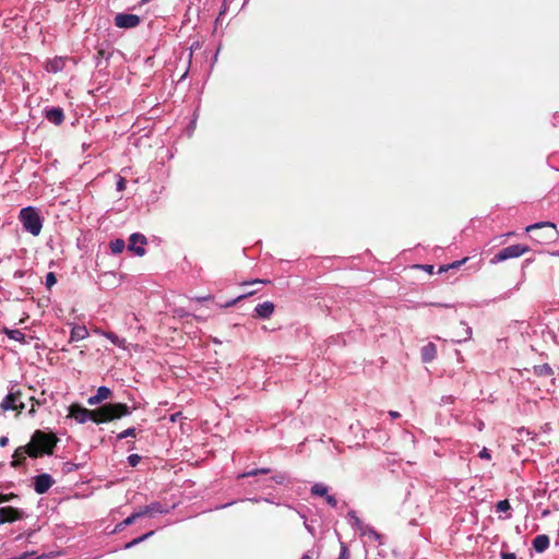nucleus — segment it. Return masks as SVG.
Masks as SVG:
<instances>
[{"mask_svg":"<svg viewBox=\"0 0 559 559\" xmlns=\"http://www.w3.org/2000/svg\"><path fill=\"white\" fill-rule=\"evenodd\" d=\"M129 414L130 408L123 403H107L96 409H87L76 403L69 407V417L74 418L79 424H84L87 420L103 424L120 419Z\"/></svg>","mask_w":559,"mask_h":559,"instance_id":"nucleus-1","label":"nucleus"},{"mask_svg":"<svg viewBox=\"0 0 559 559\" xmlns=\"http://www.w3.org/2000/svg\"><path fill=\"white\" fill-rule=\"evenodd\" d=\"M58 443V438L52 432H46L43 430H35L31 437V441L27 443L29 451V457L36 459L45 454L51 455Z\"/></svg>","mask_w":559,"mask_h":559,"instance_id":"nucleus-2","label":"nucleus"},{"mask_svg":"<svg viewBox=\"0 0 559 559\" xmlns=\"http://www.w3.org/2000/svg\"><path fill=\"white\" fill-rule=\"evenodd\" d=\"M19 221L24 230L32 236L36 237L41 233L43 218L37 209L33 206L23 207L19 213Z\"/></svg>","mask_w":559,"mask_h":559,"instance_id":"nucleus-3","label":"nucleus"},{"mask_svg":"<svg viewBox=\"0 0 559 559\" xmlns=\"http://www.w3.org/2000/svg\"><path fill=\"white\" fill-rule=\"evenodd\" d=\"M530 250V247L525 245H512L501 249L498 253H496L490 260V263L496 264L509 259H515L527 253Z\"/></svg>","mask_w":559,"mask_h":559,"instance_id":"nucleus-4","label":"nucleus"},{"mask_svg":"<svg viewBox=\"0 0 559 559\" xmlns=\"http://www.w3.org/2000/svg\"><path fill=\"white\" fill-rule=\"evenodd\" d=\"M0 407L3 411H16L21 413L25 408L20 390L11 391L1 402Z\"/></svg>","mask_w":559,"mask_h":559,"instance_id":"nucleus-5","label":"nucleus"},{"mask_svg":"<svg viewBox=\"0 0 559 559\" xmlns=\"http://www.w3.org/2000/svg\"><path fill=\"white\" fill-rule=\"evenodd\" d=\"M146 243L147 240L144 235L139 233L132 234L129 238L128 250L134 252V254L139 257H143L146 252L144 248Z\"/></svg>","mask_w":559,"mask_h":559,"instance_id":"nucleus-6","label":"nucleus"},{"mask_svg":"<svg viewBox=\"0 0 559 559\" xmlns=\"http://www.w3.org/2000/svg\"><path fill=\"white\" fill-rule=\"evenodd\" d=\"M140 22V16L135 14L118 13L115 16V25L119 28H133L136 27Z\"/></svg>","mask_w":559,"mask_h":559,"instance_id":"nucleus-7","label":"nucleus"},{"mask_svg":"<svg viewBox=\"0 0 559 559\" xmlns=\"http://www.w3.org/2000/svg\"><path fill=\"white\" fill-rule=\"evenodd\" d=\"M33 484H34V490L38 495H44L52 487V485L55 484V480L51 477V475L44 473V474L35 476L33 478Z\"/></svg>","mask_w":559,"mask_h":559,"instance_id":"nucleus-8","label":"nucleus"},{"mask_svg":"<svg viewBox=\"0 0 559 559\" xmlns=\"http://www.w3.org/2000/svg\"><path fill=\"white\" fill-rule=\"evenodd\" d=\"M24 516L23 511L13 507L0 508V524L12 523L22 520Z\"/></svg>","mask_w":559,"mask_h":559,"instance_id":"nucleus-9","label":"nucleus"},{"mask_svg":"<svg viewBox=\"0 0 559 559\" xmlns=\"http://www.w3.org/2000/svg\"><path fill=\"white\" fill-rule=\"evenodd\" d=\"M275 306L272 301H264L254 308L255 317L261 319H269L273 314Z\"/></svg>","mask_w":559,"mask_h":559,"instance_id":"nucleus-10","label":"nucleus"},{"mask_svg":"<svg viewBox=\"0 0 559 559\" xmlns=\"http://www.w3.org/2000/svg\"><path fill=\"white\" fill-rule=\"evenodd\" d=\"M29 451L31 450H28L27 444L23 445V447H19L14 451L13 461L11 462V466L14 467V468L21 466L25 462L26 455L29 456Z\"/></svg>","mask_w":559,"mask_h":559,"instance_id":"nucleus-11","label":"nucleus"},{"mask_svg":"<svg viewBox=\"0 0 559 559\" xmlns=\"http://www.w3.org/2000/svg\"><path fill=\"white\" fill-rule=\"evenodd\" d=\"M45 117L48 121L52 122L56 126H59L64 120L63 110L59 107H53L46 110Z\"/></svg>","mask_w":559,"mask_h":559,"instance_id":"nucleus-12","label":"nucleus"},{"mask_svg":"<svg viewBox=\"0 0 559 559\" xmlns=\"http://www.w3.org/2000/svg\"><path fill=\"white\" fill-rule=\"evenodd\" d=\"M421 360L424 362H430L432 361L437 356V346L435 343L429 342L428 344L424 345L420 349Z\"/></svg>","mask_w":559,"mask_h":559,"instance_id":"nucleus-13","label":"nucleus"},{"mask_svg":"<svg viewBox=\"0 0 559 559\" xmlns=\"http://www.w3.org/2000/svg\"><path fill=\"white\" fill-rule=\"evenodd\" d=\"M111 391L107 386H99L97 393L87 400L88 405H97L110 397Z\"/></svg>","mask_w":559,"mask_h":559,"instance_id":"nucleus-14","label":"nucleus"},{"mask_svg":"<svg viewBox=\"0 0 559 559\" xmlns=\"http://www.w3.org/2000/svg\"><path fill=\"white\" fill-rule=\"evenodd\" d=\"M88 330L84 325H74L71 330L70 342L85 340L88 336Z\"/></svg>","mask_w":559,"mask_h":559,"instance_id":"nucleus-15","label":"nucleus"},{"mask_svg":"<svg viewBox=\"0 0 559 559\" xmlns=\"http://www.w3.org/2000/svg\"><path fill=\"white\" fill-rule=\"evenodd\" d=\"M66 66V59L64 58H53L51 60H48L46 62V70L51 73H57L61 71Z\"/></svg>","mask_w":559,"mask_h":559,"instance_id":"nucleus-16","label":"nucleus"},{"mask_svg":"<svg viewBox=\"0 0 559 559\" xmlns=\"http://www.w3.org/2000/svg\"><path fill=\"white\" fill-rule=\"evenodd\" d=\"M549 546V537L547 535H537L533 539V547L537 552H543Z\"/></svg>","mask_w":559,"mask_h":559,"instance_id":"nucleus-17","label":"nucleus"},{"mask_svg":"<svg viewBox=\"0 0 559 559\" xmlns=\"http://www.w3.org/2000/svg\"><path fill=\"white\" fill-rule=\"evenodd\" d=\"M4 333L5 335L11 338V340H14V341H17L22 344H25L26 343V336L25 334L20 331V330H10V329H4Z\"/></svg>","mask_w":559,"mask_h":559,"instance_id":"nucleus-18","label":"nucleus"},{"mask_svg":"<svg viewBox=\"0 0 559 559\" xmlns=\"http://www.w3.org/2000/svg\"><path fill=\"white\" fill-rule=\"evenodd\" d=\"M534 373L537 377H551L554 376V370L548 364H543L534 367Z\"/></svg>","mask_w":559,"mask_h":559,"instance_id":"nucleus-19","label":"nucleus"},{"mask_svg":"<svg viewBox=\"0 0 559 559\" xmlns=\"http://www.w3.org/2000/svg\"><path fill=\"white\" fill-rule=\"evenodd\" d=\"M328 491V487L322 483H317L311 487V493L313 496L325 497Z\"/></svg>","mask_w":559,"mask_h":559,"instance_id":"nucleus-20","label":"nucleus"},{"mask_svg":"<svg viewBox=\"0 0 559 559\" xmlns=\"http://www.w3.org/2000/svg\"><path fill=\"white\" fill-rule=\"evenodd\" d=\"M544 227L556 229V225L554 223H551V222H539V223H535V224H532V225L527 226L525 228V230L527 233H530V231H533V230H536V229H540V228H544Z\"/></svg>","mask_w":559,"mask_h":559,"instance_id":"nucleus-21","label":"nucleus"},{"mask_svg":"<svg viewBox=\"0 0 559 559\" xmlns=\"http://www.w3.org/2000/svg\"><path fill=\"white\" fill-rule=\"evenodd\" d=\"M109 246H110L111 252L115 254L121 253L126 248V243H124L123 239L112 240Z\"/></svg>","mask_w":559,"mask_h":559,"instance_id":"nucleus-22","label":"nucleus"},{"mask_svg":"<svg viewBox=\"0 0 559 559\" xmlns=\"http://www.w3.org/2000/svg\"><path fill=\"white\" fill-rule=\"evenodd\" d=\"M468 260V258H464L462 260H459V261H455L451 264H447V265H441L439 267V273H443V272H447L449 271L450 269H459L461 265H463L466 261Z\"/></svg>","mask_w":559,"mask_h":559,"instance_id":"nucleus-23","label":"nucleus"},{"mask_svg":"<svg viewBox=\"0 0 559 559\" xmlns=\"http://www.w3.org/2000/svg\"><path fill=\"white\" fill-rule=\"evenodd\" d=\"M106 338H108L112 344L119 346V347H123V343L124 341L123 340H120L118 337L117 334H115L114 332H107L104 334Z\"/></svg>","mask_w":559,"mask_h":559,"instance_id":"nucleus-24","label":"nucleus"},{"mask_svg":"<svg viewBox=\"0 0 559 559\" xmlns=\"http://www.w3.org/2000/svg\"><path fill=\"white\" fill-rule=\"evenodd\" d=\"M154 534L153 531L138 537V538H134L132 539L131 542H129L127 545H126V548H131L138 544H140L141 542L145 540L146 538H148L150 536H152Z\"/></svg>","mask_w":559,"mask_h":559,"instance_id":"nucleus-25","label":"nucleus"},{"mask_svg":"<svg viewBox=\"0 0 559 559\" xmlns=\"http://www.w3.org/2000/svg\"><path fill=\"white\" fill-rule=\"evenodd\" d=\"M270 472H271L270 468H257V469H252V471L241 474L240 477H251V476H257L260 474H269Z\"/></svg>","mask_w":559,"mask_h":559,"instance_id":"nucleus-26","label":"nucleus"},{"mask_svg":"<svg viewBox=\"0 0 559 559\" xmlns=\"http://www.w3.org/2000/svg\"><path fill=\"white\" fill-rule=\"evenodd\" d=\"M557 236H558V233H557V228H556L550 234H547V235L539 234V238L537 239V241L538 242L554 241L557 239Z\"/></svg>","mask_w":559,"mask_h":559,"instance_id":"nucleus-27","label":"nucleus"},{"mask_svg":"<svg viewBox=\"0 0 559 559\" xmlns=\"http://www.w3.org/2000/svg\"><path fill=\"white\" fill-rule=\"evenodd\" d=\"M254 293H255V290H251V292H248L246 294H242V295L238 296L237 298H235V299H233V300L222 305L221 307H223V308L231 307V306L236 305L238 301H240L241 299H243L245 297L251 296Z\"/></svg>","mask_w":559,"mask_h":559,"instance_id":"nucleus-28","label":"nucleus"},{"mask_svg":"<svg viewBox=\"0 0 559 559\" xmlns=\"http://www.w3.org/2000/svg\"><path fill=\"white\" fill-rule=\"evenodd\" d=\"M147 507H148L151 515L154 513L164 512L163 506L159 502H153V503L148 504Z\"/></svg>","mask_w":559,"mask_h":559,"instance_id":"nucleus-29","label":"nucleus"},{"mask_svg":"<svg viewBox=\"0 0 559 559\" xmlns=\"http://www.w3.org/2000/svg\"><path fill=\"white\" fill-rule=\"evenodd\" d=\"M128 437H135V428H128L118 435L119 440H122Z\"/></svg>","mask_w":559,"mask_h":559,"instance_id":"nucleus-30","label":"nucleus"},{"mask_svg":"<svg viewBox=\"0 0 559 559\" xmlns=\"http://www.w3.org/2000/svg\"><path fill=\"white\" fill-rule=\"evenodd\" d=\"M510 509V503L508 500H501L497 503V511L498 512H506Z\"/></svg>","mask_w":559,"mask_h":559,"instance_id":"nucleus-31","label":"nucleus"},{"mask_svg":"<svg viewBox=\"0 0 559 559\" xmlns=\"http://www.w3.org/2000/svg\"><path fill=\"white\" fill-rule=\"evenodd\" d=\"M57 282L56 275L52 272H49L46 276V286L51 288Z\"/></svg>","mask_w":559,"mask_h":559,"instance_id":"nucleus-32","label":"nucleus"},{"mask_svg":"<svg viewBox=\"0 0 559 559\" xmlns=\"http://www.w3.org/2000/svg\"><path fill=\"white\" fill-rule=\"evenodd\" d=\"M141 460L142 457L139 454H131L128 456V462L133 467L136 466Z\"/></svg>","mask_w":559,"mask_h":559,"instance_id":"nucleus-33","label":"nucleus"},{"mask_svg":"<svg viewBox=\"0 0 559 559\" xmlns=\"http://www.w3.org/2000/svg\"><path fill=\"white\" fill-rule=\"evenodd\" d=\"M17 498V495L11 492V493H0V504L1 503H4V502H8L12 499H15Z\"/></svg>","mask_w":559,"mask_h":559,"instance_id":"nucleus-34","label":"nucleus"},{"mask_svg":"<svg viewBox=\"0 0 559 559\" xmlns=\"http://www.w3.org/2000/svg\"><path fill=\"white\" fill-rule=\"evenodd\" d=\"M337 559H349V550L345 544H341V554Z\"/></svg>","mask_w":559,"mask_h":559,"instance_id":"nucleus-35","label":"nucleus"},{"mask_svg":"<svg viewBox=\"0 0 559 559\" xmlns=\"http://www.w3.org/2000/svg\"><path fill=\"white\" fill-rule=\"evenodd\" d=\"M136 518H142V516H146V515H151L150 513V510H148V507L145 506V507H142L140 508L136 512H134Z\"/></svg>","mask_w":559,"mask_h":559,"instance_id":"nucleus-36","label":"nucleus"},{"mask_svg":"<svg viewBox=\"0 0 559 559\" xmlns=\"http://www.w3.org/2000/svg\"><path fill=\"white\" fill-rule=\"evenodd\" d=\"M414 267L423 269L429 274H433V269H435L433 265H430V264H416V265H414Z\"/></svg>","mask_w":559,"mask_h":559,"instance_id":"nucleus-37","label":"nucleus"},{"mask_svg":"<svg viewBox=\"0 0 559 559\" xmlns=\"http://www.w3.org/2000/svg\"><path fill=\"white\" fill-rule=\"evenodd\" d=\"M324 498L326 503L330 504L332 508H335L337 506V500L334 496L328 493Z\"/></svg>","mask_w":559,"mask_h":559,"instance_id":"nucleus-38","label":"nucleus"},{"mask_svg":"<svg viewBox=\"0 0 559 559\" xmlns=\"http://www.w3.org/2000/svg\"><path fill=\"white\" fill-rule=\"evenodd\" d=\"M136 515L135 513H132L131 515H129L127 519H124L122 522H121V525H131L134 523V521L136 520Z\"/></svg>","mask_w":559,"mask_h":559,"instance_id":"nucleus-39","label":"nucleus"},{"mask_svg":"<svg viewBox=\"0 0 559 559\" xmlns=\"http://www.w3.org/2000/svg\"><path fill=\"white\" fill-rule=\"evenodd\" d=\"M29 401L32 402V405H31L28 413L31 415H34L36 412L35 407H36V405H39V402L37 400H35V397H31Z\"/></svg>","mask_w":559,"mask_h":559,"instance_id":"nucleus-40","label":"nucleus"},{"mask_svg":"<svg viewBox=\"0 0 559 559\" xmlns=\"http://www.w3.org/2000/svg\"><path fill=\"white\" fill-rule=\"evenodd\" d=\"M479 456L481 459H486V460H490V454L488 452V450L486 448H484L480 452H479Z\"/></svg>","mask_w":559,"mask_h":559,"instance_id":"nucleus-41","label":"nucleus"},{"mask_svg":"<svg viewBox=\"0 0 559 559\" xmlns=\"http://www.w3.org/2000/svg\"><path fill=\"white\" fill-rule=\"evenodd\" d=\"M501 559H516V556L513 552H503Z\"/></svg>","mask_w":559,"mask_h":559,"instance_id":"nucleus-42","label":"nucleus"},{"mask_svg":"<svg viewBox=\"0 0 559 559\" xmlns=\"http://www.w3.org/2000/svg\"><path fill=\"white\" fill-rule=\"evenodd\" d=\"M214 297L212 295H206V296H202V297H197L195 300L199 301V302H202V301H206V300H212Z\"/></svg>","mask_w":559,"mask_h":559,"instance_id":"nucleus-43","label":"nucleus"},{"mask_svg":"<svg viewBox=\"0 0 559 559\" xmlns=\"http://www.w3.org/2000/svg\"><path fill=\"white\" fill-rule=\"evenodd\" d=\"M389 415L392 419H397L401 417L400 413L399 412H395V411H390L389 412Z\"/></svg>","mask_w":559,"mask_h":559,"instance_id":"nucleus-44","label":"nucleus"},{"mask_svg":"<svg viewBox=\"0 0 559 559\" xmlns=\"http://www.w3.org/2000/svg\"><path fill=\"white\" fill-rule=\"evenodd\" d=\"M255 283L264 284V283H269V281L255 280V281H252V282H245L242 285H249V284H255Z\"/></svg>","mask_w":559,"mask_h":559,"instance_id":"nucleus-45","label":"nucleus"},{"mask_svg":"<svg viewBox=\"0 0 559 559\" xmlns=\"http://www.w3.org/2000/svg\"><path fill=\"white\" fill-rule=\"evenodd\" d=\"M9 442V439L7 437L0 438V447H5Z\"/></svg>","mask_w":559,"mask_h":559,"instance_id":"nucleus-46","label":"nucleus"},{"mask_svg":"<svg viewBox=\"0 0 559 559\" xmlns=\"http://www.w3.org/2000/svg\"><path fill=\"white\" fill-rule=\"evenodd\" d=\"M64 466H66V471H67V472H71V471L73 469V466H74V465H73V464H71V463H66V465H64Z\"/></svg>","mask_w":559,"mask_h":559,"instance_id":"nucleus-47","label":"nucleus"},{"mask_svg":"<svg viewBox=\"0 0 559 559\" xmlns=\"http://www.w3.org/2000/svg\"><path fill=\"white\" fill-rule=\"evenodd\" d=\"M123 188H124V180L120 179L119 182H118V189L121 190Z\"/></svg>","mask_w":559,"mask_h":559,"instance_id":"nucleus-48","label":"nucleus"},{"mask_svg":"<svg viewBox=\"0 0 559 559\" xmlns=\"http://www.w3.org/2000/svg\"><path fill=\"white\" fill-rule=\"evenodd\" d=\"M123 527H126V525H121V523H120L117 525L116 531H121Z\"/></svg>","mask_w":559,"mask_h":559,"instance_id":"nucleus-49","label":"nucleus"},{"mask_svg":"<svg viewBox=\"0 0 559 559\" xmlns=\"http://www.w3.org/2000/svg\"><path fill=\"white\" fill-rule=\"evenodd\" d=\"M301 559H311V557L309 555H304Z\"/></svg>","mask_w":559,"mask_h":559,"instance_id":"nucleus-50","label":"nucleus"},{"mask_svg":"<svg viewBox=\"0 0 559 559\" xmlns=\"http://www.w3.org/2000/svg\"><path fill=\"white\" fill-rule=\"evenodd\" d=\"M147 0H143L142 2H146Z\"/></svg>","mask_w":559,"mask_h":559,"instance_id":"nucleus-51","label":"nucleus"}]
</instances>
